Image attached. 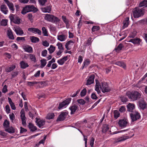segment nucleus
<instances>
[{
  "mask_svg": "<svg viewBox=\"0 0 147 147\" xmlns=\"http://www.w3.org/2000/svg\"><path fill=\"white\" fill-rule=\"evenodd\" d=\"M28 30L30 32L35 34H37L39 35H41L42 34L41 31L37 28H28Z\"/></svg>",
  "mask_w": 147,
  "mask_h": 147,
  "instance_id": "12",
  "label": "nucleus"
},
{
  "mask_svg": "<svg viewBox=\"0 0 147 147\" xmlns=\"http://www.w3.org/2000/svg\"><path fill=\"white\" fill-rule=\"evenodd\" d=\"M87 92L86 89V88H84L80 92V96L82 97L84 96L86 94Z\"/></svg>",
  "mask_w": 147,
  "mask_h": 147,
  "instance_id": "49",
  "label": "nucleus"
},
{
  "mask_svg": "<svg viewBox=\"0 0 147 147\" xmlns=\"http://www.w3.org/2000/svg\"><path fill=\"white\" fill-rule=\"evenodd\" d=\"M14 31L17 35H22L24 34L23 30L20 27L15 28Z\"/></svg>",
  "mask_w": 147,
  "mask_h": 147,
  "instance_id": "22",
  "label": "nucleus"
},
{
  "mask_svg": "<svg viewBox=\"0 0 147 147\" xmlns=\"http://www.w3.org/2000/svg\"><path fill=\"white\" fill-rule=\"evenodd\" d=\"M49 29L50 31L52 32H54L56 31V28L53 25H50L49 26Z\"/></svg>",
  "mask_w": 147,
  "mask_h": 147,
  "instance_id": "51",
  "label": "nucleus"
},
{
  "mask_svg": "<svg viewBox=\"0 0 147 147\" xmlns=\"http://www.w3.org/2000/svg\"><path fill=\"white\" fill-rule=\"evenodd\" d=\"M4 1L7 4L9 9L13 12L14 10L13 4L9 1L8 0H4Z\"/></svg>",
  "mask_w": 147,
  "mask_h": 147,
  "instance_id": "18",
  "label": "nucleus"
},
{
  "mask_svg": "<svg viewBox=\"0 0 147 147\" xmlns=\"http://www.w3.org/2000/svg\"><path fill=\"white\" fill-rule=\"evenodd\" d=\"M20 64L21 68L22 69H25L29 66L28 64L23 61H21L20 62Z\"/></svg>",
  "mask_w": 147,
  "mask_h": 147,
  "instance_id": "28",
  "label": "nucleus"
},
{
  "mask_svg": "<svg viewBox=\"0 0 147 147\" xmlns=\"http://www.w3.org/2000/svg\"><path fill=\"white\" fill-rule=\"evenodd\" d=\"M94 139L93 138H92L90 142V145L91 147H92L94 145Z\"/></svg>",
  "mask_w": 147,
  "mask_h": 147,
  "instance_id": "62",
  "label": "nucleus"
},
{
  "mask_svg": "<svg viewBox=\"0 0 147 147\" xmlns=\"http://www.w3.org/2000/svg\"><path fill=\"white\" fill-rule=\"evenodd\" d=\"M28 55L30 59L32 61H33L34 62H35L37 61L36 59L35 55L32 54H28Z\"/></svg>",
  "mask_w": 147,
  "mask_h": 147,
  "instance_id": "34",
  "label": "nucleus"
},
{
  "mask_svg": "<svg viewBox=\"0 0 147 147\" xmlns=\"http://www.w3.org/2000/svg\"><path fill=\"white\" fill-rule=\"evenodd\" d=\"M130 115L132 122L136 121L139 119L141 117L140 114L136 111L130 113Z\"/></svg>",
  "mask_w": 147,
  "mask_h": 147,
  "instance_id": "6",
  "label": "nucleus"
},
{
  "mask_svg": "<svg viewBox=\"0 0 147 147\" xmlns=\"http://www.w3.org/2000/svg\"><path fill=\"white\" fill-rule=\"evenodd\" d=\"M42 33L43 34V35L45 36H48V32L47 29L45 27H43L42 29Z\"/></svg>",
  "mask_w": 147,
  "mask_h": 147,
  "instance_id": "42",
  "label": "nucleus"
},
{
  "mask_svg": "<svg viewBox=\"0 0 147 147\" xmlns=\"http://www.w3.org/2000/svg\"><path fill=\"white\" fill-rule=\"evenodd\" d=\"M23 48L25 51L28 53H31L33 52V49L30 46L27 45L24 46L23 47Z\"/></svg>",
  "mask_w": 147,
  "mask_h": 147,
  "instance_id": "16",
  "label": "nucleus"
},
{
  "mask_svg": "<svg viewBox=\"0 0 147 147\" xmlns=\"http://www.w3.org/2000/svg\"><path fill=\"white\" fill-rule=\"evenodd\" d=\"M9 116L10 119L13 122L15 118V115L13 113H12L11 114L9 115Z\"/></svg>",
  "mask_w": 147,
  "mask_h": 147,
  "instance_id": "56",
  "label": "nucleus"
},
{
  "mask_svg": "<svg viewBox=\"0 0 147 147\" xmlns=\"http://www.w3.org/2000/svg\"><path fill=\"white\" fill-rule=\"evenodd\" d=\"M55 47L52 45H51L48 50L50 53L51 54L55 50Z\"/></svg>",
  "mask_w": 147,
  "mask_h": 147,
  "instance_id": "40",
  "label": "nucleus"
},
{
  "mask_svg": "<svg viewBox=\"0 0 147 147\" xmlns=\"http://www.w3.org/2000/svg\"><path fill=\"white\" fill-rule=\"evenodd\" d=\"M28 127L31 131H34L37 129L36 126H34L32 123H29L28 125Z\"/></svg>",
  "mask_w": 147,
  "mask_h": 147,
  "instance_id": "35",
  "label": "nucleus"
},
{
  "mask_svg": "<svg viewBox=\"0 0 147 147\" xmlns=\"http://www.w3.org/2000/svg\"><path fill=\"white\" fill-rule=\"evenodd\" d=\"M20 117L22 121V123L24 125L26 124V118L25 117V113L24 110H22L20 112Z\"/></svg>",
  "mask_w": 147,
  "mask_h": 147,
  "instance_id": "9",
  "label": "nucleus"
},
{
  "mask_svg": "<svg viewBox=\"0 0 147 147\" xmlns=\"http://www.w3.org/2000/svg\"><path fill=\"white\" fill-rule=\"evenodd\" d=\"M140 42V39L138 38L131 39L128 41V42H131L134 44H139Z\"/></svg>",
  "mask_w": 147,
  "mask_h": 147,
  "instance_id": "25",
  "label": "nucleus"
},
{
  "mask_svg": "<svg viewBox=\"0 0 147 147\" xmlns=\"http://www.w3.org/2000/svg\"><path fill=\"white\" fill-rule=\"evenodd\" d=\"M118 124L119 127L122 128H125L129 125L128 120L126 119L119 120Z\"/></svg>",
  "mask_w": 147,
  "mask_h": 147,
  "instance_id": "7",
  "label": "nucleus"
},
{
  "mask_svg": "<svg viewBox=\"0 0 147 147\" xmlns=\"http://www.w3.org/2000/svg\"><path fill=\"white\" fill-rule=\"evenodd\" d=\"M67 115V113L65 112L62 113L59 116L57 120L60 121L63 120Z\"/></svg>",
  "mask_w": 147,
  "mask_h": 147,
  "instance_id": "23",
  "label": "nucleus"
},
{
  "mask_svg": "<svg viewBox=\"0 0 147 147\" xmlns=\"http://www.w3.org/2000/svg\"><path fill=\"white\" fill-rule=\"evenodd\" d=\"M30 39L32 42L33 43H37L39 41V39L34 36H31L30 37Z\"/></svg>",
  "mask_w": 147,
  "mask_h": 147,
  "instance_id": "32",
  "label": "nucleus"
},
{
  "mask_svg": "<svg viewBox=\"0 0 147 147\" xmlns=\"http://www.w3.org/2000/svg\"><path fill=\"white\" fill-rule=\"evenodd\" d=\"M41 62V65H40V67L41 68H42L44 67L47 63L45 59H41L40 61Z\"/></svg>",
  "mask_w": 147,
  "mask_h": 147,
  "instance_id": "41",
  "label": "nucleus"
},
{
  "mask_svg": "<svg viewBox=\"0 0 147 147\" xmlns=\"http://www.w3.org/2000/svg\"><path fill=\"white\" fill-rule=\"evenodd\" d=\"M7 36L9 39L13 40L14 37L13 35L12 30L10 28H8L7 32Z\"/></svg>",
  "mask_w": 147,
  "mask_h": 147,
  "instance_id": "20",
  "label": "nucleus"
},
{
  "mask_svg": "<svg viewBox=\"0 0 147 147\" xmlns=\"http://www.w3.org/2000/svg\"><path fill=\"white\" fill-rule=\"evenodd\" d=\"M71 98H69L63 101L61 103H59L58 109H60L63 107H65L66 105H68L69 104Z\"/></svg>",
  "mask_w": 147,
  "mask_h": 147,
  "instance_id": "10",
  "label": "nucleus"
},
{
  "mask_svg": "<svg viewBox=\"0 0 147 147\" xmlns=\"http://www.w3.org/2000/svg\"><path fill=\"white\" fill-rule=\"evenodd\" d=\"M74 43V42L73 40L69 41L65 44V46L67 50H70V48H69V47L73 45Z\"/></svg>",
  "mask_w": 147,
  "mask_h": 147,
  "instance_id": "26",
  "label": "nucleus"
},
{
  "mask_svg": "<svg viewBox=\"0 0 147 147\" xmlns=\"http://www.w3.org/2000/svg\"><path fill=\"white\" fill-rule=\"evenodd\" d=\"M36 122L39 128H42L45 124V121L44 120H40L36 118Z\"/></svg>",
  "mask_w": 147,
  "mask_h": 147,
  "instance_id": "11",
  "label": "nucleus"
},
{
  "mask_svg": "<svg viewBox=\"0 0 147 147\" xmlns=\"http://www.w3.org/2000/svg\"><path fill=\"white\" fill-rule=\"evenodd\" d=\"M6 111L7 113L8 114L10 113V109L9 106L8 105H7L5 107Z\"/></svg>",
  "mask_w": 147,
  "mask_h": 147,
  "instance_id": "60",
  "label": "nucleus"
},
{
  "mask_svg": "<svg viewBox=\"0 0 147 147\" xmlns=\"http://www.w3.org/2000/svg\"><path fill=\"white\" fill-rule=\"evenodd\" d=\"M139 6L140 7L144 6L145 7H147V1L144 0L140 3Z\"/></svg>",
  "mask_w": 147,
  "mask_h": 147,
  "instance_id": "39",
  "label": "nucleus"
},
{
  "mask_svg": "<svg viewBox=\"0 0 147 147\" xmlns=\"http://www.w3.org/2000/svg\"><path fill=\"white\" fill-rule=\"evenodd\" d=\"M109 129L108 125L107 124L104 125L102 128V132L103 133H105Z\"/></svg>",
  "mask_w": 147,
  "mask_h": 147,
  "instance_id": "43",
  "label": "nucleus"
},
{
  "mask_svg": "<svg viewBox=\"0 0 147 147\" xmlns=\"http://www.w3.org/2000/svg\"><path fill=\"white\" fill-rule=\"evenodd\" d=\"M138 105L140 109L143 110L146 109L147 106L146 103L143 100L139 101V102Z\"/></svg>",
  "mask_w": 147,
  "mask_h": 147,
  "instance_id": "13",
  "label": "nucleus"
},
{
  "mask_svg": "<svg viewBox=\"0 0 147 147\" xmlns=\"http://www.w3.org/2000/svg\"><path fill=\"white\" fill-rule=\"evenodd\" d=\"M129 137L128 136H123L121 137L116 139L115 141V143H118L120 142L123 141H124L128 139Z\"/></svg>",
  "mask_w": 147,
  "mask_h": 147,
  "instance_id": "17",
  "label": "nucleus"
},
{
  "mask_svg": "<svg viewBox=\"0 0 147 147\" xmlns=\"http://www.w3.org/2000/svg\"><path fill=\"white\" fill-rule=\"evenodd\" d=\"M45 19L47 21L53 23H56L59 21V19L57 17L51 14H45Z\"/></svg>",
  "mask_w": 147,
  "mask_h": 147,
  "instance_id": "4",
  "label": "nucleus"
},
{
  "mask_svg": "<svg viewBox=\"0 0 147 147\" xmlns=\"http://www.w3.org/2000/svg\"><path fill=\"white\" fill-rule=\"evenodd\" d=\"M54 116L55 115L53 113H50L47 115L46 118L48 119H53Z\"/></svg>",
  "mask_w": 147,
  "mask_h": 147,
  "instance_id": "48",
  "label": "nucleus"
},
{
  "mask_svg": "<svg viewBox=\"0 0 147 147\" xmlns=\"http://www.w3.org/2000/svg\"><path fill=\"white\" fill-rule=\"evenodd\" d=\"M123 47V45L122 44H120L118 47L115 49V50L117 52H119L120 50H121L122 48Z\"/></svg>",
  "mask_w": 147,
  "mask_h": 147,
  "instance_id": "47",
  "label": "nucleus"
},
{
  "mask_svg": "<svg viewBox=\"0 0 147 147\" xmlns=\"http://www.w3.org/2000/svg\"><path fill=\"white\" fill-rule=\"evenodd\" d=\"M113 63L114 64L118 65L124 69H125L126 68V65L122 62L118 61Z\"/></svg>",
  "mask_w": 147,
  "mask_h": 147,
  "instance_id": "29",
  "label": "nucleus"
},
{
  "mask_svg": "<svg viewBox=\"0 0 147 147\" xmlns=\"http://www.w3.org/2000/svg\"><path fill=\"white\" fill-rule=\"evenodd\" d=\"M95 82V90L97 91L98 94H99L100 93V88L102 91L104 93L109 92L111 90V89L108 86L107 83L105 82H102L101 86L98 80L96 79Z\"/></svg>",
  "mask_w": 147,
  "mask_h": 147,
  "instance_id": "1",
  "label": "nucleus"
},
{
  "mask_svg": "<svg viewBox=\"0 0 147 147\" xmlns=\"http://www.w3.org/2000/svg\"><path fill=\"white\" fill-rule=\"evenodd\" d=\"M5 131L9 133H13L15 132V129L12 127L6 129H5Z\"/></svg>",
  "mask_w": 147,
  "mask_h": 147,
  "instance_id": "44",
  "label": "nucleus"
},
{
  "mask_svg": "<svg viewBox=\"0 0 147 147\" xmlns=\"http://www.w3.org/2000/svg\"><path fill=\"white\" fill-rule=\"evenodd\" d=\"M90 63V61L88 59H86L83 62V64L84 66L86 67L88 66Z\"/></svg>",
  "mask_w": 147,
  "mask_h": 147,
  "instance_id": "50",
  "label": "nucleus"
},
{
  "mask_svg": "<svg viewBox=\"0 0 147 147\" xmlns=\"http://www.w3.org/2000/svg\"><path fill=\"white\" fill-rule=\"evenodd\" d=\"M142 93L137 91L132 92L128 91L126 95L131 100L134 101L140 98L141 96Z\"/></svg>",
  "mask_w": 147,
  "mask_h": 147,
  "instance_id": "2",
  "label": "nucleus"
},
{
  "mask_svg": "<svg viewBox=\"0 0 147 147\" xmlns=\"http://www.w3.org/2000/svg\"><path fill=\"white\" fill-rule=\"evenodd\" d=\"M62 17L63 22L66 24V28H68L69 26V21L66 19V17L65 16H62Z\"/></svg>",
  "mask_w": 147,
  "mask_h": 147,
  "instance_id": "36",
  "label": "nucleus"
},
{
  "mask_svg": "<svg viewBox=\"0 0 147 147\" xmlns=\"http://www.w3.org/2000/svg\"><path fill=\"white\" fill-rule=\"evenodd\" d=\"M114 117L115 119H117L119 117L120 114L119 112L117 110H115L114 112Z\"/></svg>",
  "mask_w": 147,
  "mask_h": 147,
  "instance_id": "45",
  "label": "nucleus"
},
{
  "mask_svg": "<svg viewBox=\"0 0 147 147\" xmlns=\"http://www.w3.org/2000/svg\"><path fill=\"white\" fill-rule=\"evenodd\" d=\"M145 13V10L144 8L136 7L133 11L134 16L135 18H138L143 16Z\"/></svg>",
  "mask_w": 147,
  "mask_h": 147,
  "instance_id": "3",
  "label": "nucleus"
},
{
  "mask_svg": "<svg viewBox=\"0 0 147 147\" xmlns=\"http://www.w3.org/2000/svg\"><path fill=\"white\" fill-rule=\"evenodd\" d=\"M100 29V27L98 26H93L92 29V32H95L98 31Z\"/></svg>",
  "mask_w": 147,
  "mask_h": 147,
  "instance_id": "53",
  "label": "nucleus"
},
{
  "mask_svg": "<svg viewBox=\"0 0 147 147\" xmlns=\"http://www.w3.org/2000/svg\"><path fill=\"white\" fill-rule=\"evenodd\" d=\"M37 9L32 5H27L23 8L21 13L23 14L24 15L27 13L32 11H36Z\"/></svg>",
  "mask_w": 147,
  "mask_h": 147,
  "instance_id": "5",
  "label": "nucleus"
},
{
  "mask_svg": "<svg viewBox=\"0 0 147 147\" xmlns=\"http://www.w3.org/2000/svg\"><path fill=\"white\" fill-rule=\"evenodd\" d=\"M10 20L16 24H19L20 23V19L17 16L13 14H10L9 16Z\"/></svg>",
  "mask_w": 147,
  "mask_h": 147,
  "instance_id": "8",
  "label": "nucleus"
},
{
  "mask_svg": "<svg viewBox=\"0 0 147 147\" xmlns=\"http://www.w3.org/2000/svg\"><path fill=\"white\" fill-rule=\"evenodd\" d=\"M94 75L92 74L91 75L87 80L86 85H90L93 83L94 82Z\"/></svg>",
  "mask_w": 147,
  "mask_h": 147,
  "instance_id": "14",
  "label": "nucleus"
},
{
  "mask_svg": "<svg viewBox=\"0 0 147 147\" xmlns=\"http://www.w3.org/2000/svg\"><path fill=\"white\" fill-rule=\"evenodd\" d=\"M77 101L78 103L82 105L84 104L85 103V102L84 100L82 99L78 100H77Z\"/></svg>",
  "mask_w": 147,
  "mask_h": 147,
  "instance_id": "59",
  "label": "nucleus"
},
{
  "mask_svg": "<svg viewBox=\"0 0 147 147\" xmlns=\"http://www.w3.org/2000/svg\"><path fill=\"white\" fill-rule=\"evenodd\" d=\"M1 11L5 14H6L8 12V10L6 6L3 5L1 7Z\"/></svg>",
  "mask_w": 147,
  "mask_h": 147,
  "instance_id": "30",
  "label": "nucleus"
},
{
  "mask_svg": "<svg viewBox=\"0 0 147 147\" xmlns=\"http://www.w3.org/2000/svg\"><path fill=\"white\" fill-rule=\"evenodd\" d=\"M68 59V56L64 57L63 58L57 60V63L60 65H62L63 64L64 62Z\"/></svg>",
  "mask_w": 147,
  "mask_h": 147,
  "instance_id": "19",
  "label": "nucleus"
},
{
  "mask_svg": "<svg viewBox=\"0 0 147 147\" xmlns=\"http://www.w3.org/2000/svg\"><path fill=\"white\" fill-rule=\"evenodd\" d=\"M51 9V6L50 5L47 6L41 9L42 12L45 13H50Z\"/></svg>",
  "mask_w": 147,
  "mask_h": 147,
  "instance_id": "27",
  "label": "nucleus"
},
{
  "mask_svg": "<svg viewBox=\"0 0 147 147\" xmlns=\"http://www.w3.org/2000/svg\"><path fill=\"white\" fill-rule=\"evenodd\" d=\"M56 45L58 47V49L59 50H64L63 47L62 43L59 42H57Z\"/></svg>",
  "mask_w": 147,
  "mask_h": 147,
  "instance_id": "38",
  "label": "nucleus"
},
{
  "mask_svg": "<svg viewBox=\"0 0 147 147\" xmlns=\"http://www.w3.org/2000/svg\"><path fill=\"white\" fill-rule=\"evenodd\" d=\"M92 39V38L91 37L89 38L87 40V42L86 43V46L87 45H89L91 44V42H92V41H91Z\"/></svg>",
  "mask_w": 147,
  "mask_h": 147,
  "instance_id": "63",
  "label": "nucleus"
},
{
  "mask_svg": "<svg viewBox=\"0 0 147 147\" xmlns=\"http://www.w3.org/2000/svg\"><path fill=\"white\" fill-rule=\"evenodd\" d=\"M3 125L4 127L6 128H8L9 127V122L7 120H5L3 123Z\"/></svg>",
  "mask_w": 147,
  "mask_h": 147,
  "instance_id": "46",
  "label": "nucleus"
},
{
  "mask_svg": "<svg viewBox=\"0 0 147 147\" xmlns=\"http://www.w3.org/2000/svg\"><path fill=\"white\" fill-rule=\"evenodd\" d=\"M125 110L126 109L125 107L124 106H122L119 109V110L122 113L125 111Z\"/></svg>",
  "mask_w": 147,
  "mask_h": 147,
  "instance_id": "61",
  "label": "nucleus"
},
{
  "mask_svg": "<svg viewBox=\"0 0 147 147\" xmlns=\"http://www.w3.org/2000/svg\"><path fill=\"white\" fill-rule=\"evenodd\" d=\"M127 111L132 112L135 108V105L133 103H129L127 105Z\"/></svg>",
  "mask_w": 147,
  "mask_h": 147,
  "instance_id": "21",
  "label": "nucleus"
},
{
  "mask_svg": "<svg viewBox=\"0 0 147 147\" xmlns=\"http://www.w3.org/2000/svg\"><path fill=\"white\" fill-rule=\"evenodd\" d=\"M121 99L123 102H125L128 101V99L127 98L124 97H121Z\"/></svg>",
  "mask_w": 147,
  "mask_h": 147,
  "instance_id": "64",
  "label": "nucleus"
},
{
  "mask_svg": "<svg viewBox=\"0 0 147 147\" xmlns=\"http://www.w3.org/2000/svg\"><path fill=\"white\" fill-rule=\"evenodd\" d=\"M8 20H3L1 22V25L5 26L7 24Z\"/></svg>",
  "mask_w": 147,
  "mask_h": 147,
  "instance_id": "52",
  "label": "nucleus"
},
{
  "mask_svg": "<svg viewBox=\"0 0 147 147\" xmlns=\"http://www.w3.org/2000/svg\"><path fill=\"white\" fill-rule=\"evenodd\" d=\"M37 84V82L36 81L33 82H28V84L30 86H33L34 85L36 84Z\"/></svg>",
  "mask_w": 147,
  "mask_h": 147,
  "instance_id": "54",
  "label": "nucleus"
},
{
  "mask_svg": "<svg viewBox=\"0 0 147 147\" xmlns=\"http://www.w3.org/2000/svg\"><path fill=\"white\" fill-rule=\"evenodd\" d=\"M15 68V65H12L10 67L6 68L5 69V70L7 72H9L13 71Z\"/></svg>",
  "mask_w": 147,
  "mask_h": 147,
  "instance_id": "37",
  "label": "nucleus"
},
{
  "mask_svg": "<svg viewBox=\"0 0 147 147\" xmlns=\"http://www.w3.org/2000/svg\"><path fill=\"white\" fill-rule=\"evenodd\" d=\"M47 53V51L46 50H44L41 52L42 55L43 57H45L46 56Z\"/></svg>",
  "mask_w": 147,
  "mask_h": 147,
  "instance_id": "58",
  "label": "nucleus"
},
{
  "mask_svg": "<svg viewBox=\"0 0 147 147\" xmlns=\"http://www.w3.org/2000/svg\"><path fill=\"white\" fill-rule=\"evenodd\" d=\"M38 1L40 4L42 5H44L47 2V0H38Z\"/></svg>",
  "mask_w": 147,
  "mask_h": 147,
  "instance_id": "57",
  "label": "nucleus"
},
{
  "mask_svg": "<svg viewBox=\"0 0 147 147\" xmlns=\"http://www.w3.org/2000/svg\"><path fill=\"white\" fill-rule=\"evenodd\" d=\"M129 18L127 17L123 22V26L122 27L123 29L127 27L129 25Z\"/></svg>",
  "mask_w": 147,
  "mask_h": 147,
  "instance_id": "31",
  "label": "nucleus"
},
{
  "mask_svg": "<svg viewBox=\"0 0 147 147\" xmlns=\"http://www.w3.org/2000/svg\"><path fill=\"white\" fill-rule=\"evenodd\" d=\"M78 107L76 105H74L71 106L69 108V109L71 110V114H74L76 111V110L78 109Z\"/></svg>",
  "mask_w": 147,
  "mask_h": 147,
  "instance_id": "24",
  "label": "nucleus"
},
{
  "mask_svg": "<svg viewBox=\"0 0 147 147\" xmlns=\"http://www.w3.org/2000/svg\"><path fill=\"white\" fill-rule=\"evenodd\" d=\"M8 100L11 109L13 110H15L16 109V107L14 103L12 102L11 98L9 97H8Z\"/></svg>",
  "mask_w": 147,
  "mask_h": 147,
  "instance_id": "33",
  "label": "nucleus"
},
{
  "mask_svg": "<svg viewBox=\"0 0 147 147\" xmlns=\"http://www.w3.org/2000/svg\"><path fill=\"white\" fill-rule=\"evenodd\" d=\"M67 38V35L63 34L58 35L57 36V39L58 40L63 42L65 41Z\"/></svg>",
  "mask_w": 147,
  "mask_h": 147,
  "instance_id": "15",
  "label": "nucleus"
},
{
  "mask_svg": "<svg viewBox=\"0 0 147 147\" xmlns=\"http://www.w3.org/2000/svg\"><path fill=\"white\" fill-rule=\"evenodd\" d=\"M28 19L31 21H32L34 18V17L32 14L29 13L28 14Z\"/></svg>",
  "mask_w": 147,
  "mask_h": 147,
  "instance_id": "55",
  "label": "nucleus"
}]
</instances>
